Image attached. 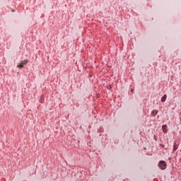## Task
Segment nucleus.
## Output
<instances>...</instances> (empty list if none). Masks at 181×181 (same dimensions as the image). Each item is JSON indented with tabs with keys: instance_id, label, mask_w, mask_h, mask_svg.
Segmentation results:
<instances>
[{
	"instance_id": "nucleus-4",
	"label": "nucleus",
	"mask_w": 181,
	"mask_h": 181,
	"mask_svg": "<svg viewBox=\"0 0 181 181\" xmlns=\"http://www.w3.org/2000/svg\"><path fill=\"white\" fill-rule=\"evenodd\" d=\"M166 98H168V95H164L161 98V101H162V103H165V101H166Z\"/></svg>"
},
{
	"instance_id": "nucleus-2",
	"label": "nucleus",
	"mask_w": 181,
	"mask_h": 181,
	"mask_svg": "<svg viewBox=\"0 0 181 181\" xmlns=\"http://www.w3.org/2000/svg\"><path fill=\"white\" fill-rule=\"evenodd\" d=\"M28 64V60H24V61H22L21 63L18 64L17 65V67L18 69H23L24 66Z\"/></svg>"
},
{
	"instance_id": "nucleus-5",
	"label": "nucleus",
	"mask_w": 181,
	"mask_h": 181,
	"mask_svg": "<svg viewBox=\"0 0 181 181\" xmlns=\"http://www.w3.org/2000/svg\"><path fill=\"white\" fill-rule=\"evenodd\" d=\"M151 115H153V117H155L156 115H158V110H153L151 112Z\"/></svg>"
},
{
	"instance_id": "nucleus-6",
	"label": "nucleus",
	"mask_w": 181,
	"mask_h": 181,
	"mask_svg": "<svg viewBox=\"0 0 181 181\" xmlns=\"http://www.w3.org/2000/svg\"><path fill=\"white\" fill-rule=\"evenodd\" d=\"M176 149H177V147H176V146H174V149H173V151H176Z\"/></svg>"
},
{
	"instance_id": "nucleus-3",
	"label": "nucleus",
	"mask_w": 181,
	"mask_h": 181,
	"mask_svg": "<svg viewBox=\"0 0 181 181\" xmlns=\"http://www.w3.org/2000/svg\"><path fill=\"white\" fill-rule=\"evenodd\" d=\"M162 128H163V132L165 134H166V132H168V125L164 124V125H163Z\"/></svg>"
},
{
	"instance_id": "nucleus-1",
	"label": "nucleus",
	"mask_w": 181,
	"mask_h": 181,
	"mask_svg": "<svg viewBox=\"0 0 181 181\" xmlns=\"http://www.w3.org/2000/svg\"><path fill=\"white\" fill-rule=\"evenodd\" d=\"M166 162L165 160H160L158 163V167L162 169V170H165L166 169Z\"/></svg>"
},
{
	"instance_id": "nucleus-7",
	"label": "nucleus",
	"mask_w": 181,
	"mask_h": 181,
	"mask_svg": "<svg viewBox=\"0 0 181 181\" xmlns=\"http://www.w3.org/2000/svg\"><path fill=\"white\" fill-rule=\"evenodd\" d=\"M130 91L131 93H134V89L132 88Z\"/></svg>"
}]
</instances>
